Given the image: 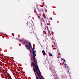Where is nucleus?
Instances as JSON below:
<instances>
[{"mask_svg":"<svg viewBox=\"0 0 79 79\" xmlns=\"http://www.w3.org/2000/svg\"><path fill=\"white\" fill-rule=\"evenodd\" d=\"M64 62H65V61H66V60H65L64 59Z\"/></svg>","mask_w":79,"mask_h":79,"instance_id":"6e6552de","label":"nucleus"},{"mask_svg":"<svg viewBox=\"0 0 79 79\" xmlns=\"http://www.w3.org/2000/svg\"><path fill=\"white\" fill-rule=\"evenodd\" d=\"M28 44L29 45L30 47H32V46H31V43L28 42Z\"/></svg>","mask_w":79,"mask_h":79,"instance_id":"20e7f679","label":"nucleus"},{"mask_svg":"<svg viewBox=\"0 0 79 79\" xmlns=\"http://www.w3.org/2000/svg\"><path fill=\"white\" fill-rule=\"evenodd\" d=\"M35 56H36L35 54H33V59L34 62H32V63L33 66L34 67L33 68V69L35 73V72H36L39 77L40 78L39 79H43L44 77L42 76L41 73L39 69V67L37 66V60L35 59Z\"/></svg>","mask_w":79,"mask_h":79,"instance_id":"f257e3e1","label":"nucleus"},{"mask_svg":"<svg viewBox=\"0 0 79 79\" xmlns=\"http://www.w3.org/2000/svg\"><path fill=\"white\" fill-rule=\"evenodd\" d=\"M22 41L24 44H26V45L28 44V41H26L25 40H22Z\"/></svg>","mask_w":79,"mask_h":79,"instance_id":"f03ea898","label":"nucleus"},{"mask_svg":"<svg viewBox=\"0 0 79 79\" xmlns=\"http://www.w3.org/2000/svg\"><path fill=\"white\" fill-rule=\"evenodd\" d=\"M36 79H39V78H38V77H37V75H36Z\"/></svg>","mask_w":79,"mask_h":79,"instance_id":"0eeeda50","label":"nucleus"},{"mask_svg":"<svg viewBox=\"0 0 79 79\" xmlns=\"http://www.w3.org/2000/svg\"><path fill=\"white\" fill-rule=\"evenodd\" d=\"M49 56H52V54L50 53V52L49 53Z\"/></svg>","mask_w":79,"mask_h":79,"instance_id":"423d86ee","label":"nucleus"},{"mask_svg":"<svg viewBox=\"0 0 79 79\" xmlns=\"http://www.w3.org/2000/svg\"><path fill=\"white\" fill-rule=\"evenodd\" d=\"M42 52L43 55H44V54H45V51L44 50H43Z\"/></svg>","mask_w":79,"mask_h":79,"instance_id":"39448f33","label":"nucleus"},{"mask_svg":"<svg viewBox=\"0 0 79 79\" xmlns=\"http://www.w3.org/2000/svg\"><path fill=\"white\" fill-rule=\"evenodd\" d=\"M50 19H51V20H52V18H50Z\"/></svg>","mask_w":79,"mask_h":79,"instance_id":"1a4fd4ad","label":"nucleus"},{"mask_svg":"<svg viewBox=\"0 0 79 79\" xmlns=\"http://www.w3.org/2000/svg\"><path fill=\"white\" fill-rule=\"evenodd\" d=\"M38 18H40V17H39V16H38Z\"/></svg>","mask_w":79,"mask_h":79,"instance_id":"9b49d317","label":"nucleus"},{"mask_svg":"<svg viewBox=\"0 0 79 79\" xmlns=\"http://www.w3.org/2000/svg\"><path fill=\"white\" fill-rule=\"evenodd\" d=\"M67 68H68V67H67Z\"/></svg>","mask_w":79,"mask_h":79,"instance_id":"4468645a","label":"nucleus"},{"mask_svg":"<svg viewBox=\"0 0 79 79\" xmlns=\"http://www.w3.org/2000/svg\"><path fill=\"white\" fill-rule=\"evenodd\" d=\"M10 79H12L11 78H10Z\"/></svg>","mask_w":79,"mask_h":79,"instance_id":"2eb2a0df","label":"nucleus"},{"mask_svg":"<svg viewBox=\"0 0 79 79\" xmlns=\"http://www.w3.org/2000/svg\"><path fill=\"white\" fill-rule=\"evenodd\" d=\"M35 75L36 76V74H35Z\"/></svg>","mask_w":79,"mask_h":79,"instance_id":"ddd939ff","label":"nucleus"},{"mask_svg":"<svg viewBox=\"0 0 79 79\" xmlns=\"http://www.w3.org/2000/svg\"><path fill=\"white\" fill-rule=\"evenodd\" d=\"M50 69H52L51 68H50Z\"/></svg>","mask_w":79,"mask_h":79,"instance_id":"f8f14e48","label":"nucleus"},{"mask_svg":"<svg viewBox=\"0 0 79 79\" xmlns=\"http://www.w3.org/2000/svg\"><path fill=\"white\" fill-rule=\"evenodd\" d=\"M25 46L26 47V48H27V49H28V50H30V51L31 52V50H30V48L29 47V46H28L27 45H26Z\"/></svg>","mask_w":79,"mask_h":79,"instance_id":"7ed1b4c3","label":"nucleus"},{"mask_svg":"<svg viewBox=\"0 0 79 79\" xmlns=\"http://www.w3.org/2000/svg\"><path fill=\"white\" fill-rule=\"evenodd\" d=\"M46 18V17H44V19H45Z\"/></svg>","mask_w":79,"mask_h":79,"instance_id":"9d476101","label":"nucleus"}]
</instances>
